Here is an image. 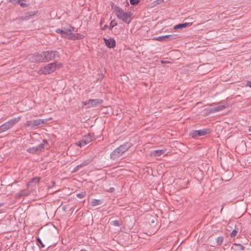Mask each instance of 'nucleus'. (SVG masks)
I'll return each instance as SVG.
<instances>
[{"label":"nucleus","mask_w":251,"mask_h":251,"mask_svg":"<svg viewBox=\"0 0 251 251\" xmlns=\"http://www.w3.org/2000/svg\"><path fill=\"white\" fill-rule=\"evenodd\" d=\"M238 230L235 229L230 233V236L231 237H234L235 236H236Z\"/></svg>","instance_id":"a878e982"},{"label":"nucleus","mask_w":251,"mask_h":251,"mask_svg":"<svg viewBox=\"0 0 251 251\" xmlns=\"http://www.w3.org/2000/svg\"><path fill=\"white\" fill-rule=\"evenodd\" d=\"M235 245L238 246L240 250L243 251L244 250V247L241 244H235Z\"/></svg>","instance_id":"f704fd0d"},{"label":"nucleus","mask_w":251,"mask_h":251,"mask_svg":"<svg viewBox=\"0 0 251 251\" xmlns=\"http://www.w3.org/2000/svg\"><path fill=\"white\" fill-rule=\"evenodd\" d=\"M226 106L223 105H219L215 107L211 108L208 109V111L210 113H215L216 112L220 111L226 108Z\"/></svg>","instance_id":"f8f14e48"},{"label":"nucleus","mask_w":251,"mask_h":251,"mask_svg":"<svg viewBox=\"0 0 251 251\" xmlns=\"http://www.w3.org/2000/svg\"><path fill=\"white\" fill-rule=\"evenodd\" d=\"M37 241L39 242V243H40L42 248H44L45 247L39 238H37Z\"/></svg>","instance_id":"72a5a7b5"},{"label":"nucleus","mask_w":251,"mask_h":251,"mask_svg":"<svg viewBox=\"0 0 251 251\" xmlns=\"http://www.w3.org/2000/svg\"><path fill=\"white\" fill-rule=\"evenodd\" d=\"M40 179V178L39 177H35L33 178L31 180V181H30L29 182H28L27 183V185L28 186H29L32 185L34 184H36V183H38L39 182Z\"/></svg>","instance_id":"f3484780"},{"label":"nucleus","mask_w":251,"mask_h":251,"mask_svg":"<svg viewBox=\"0 0 251 251\" xmlns=\"http://www.w3.org/2000/svg\"><path fill=\"white\" fill-rule=\"evenodd\" d=\"M175 39V36L173 35H168L162 36H159L154 38L153 39L156 41H163L166 40H170Z\"/></svg>","instance_id":"9d476101"},{"label":"nucleus","mask_w":251,"mask_h":251,"mask_svg":"<svg viewBox=\"0 0 251 251\" xmlns=\"http://www.w3.org/2000/svg\"><path fill=\"white\" fill-rule=\"evenodd\" d=\"M114 12L117 17L123 22L129 24L132 19V13L130 11L125 12L119 7L116 6L114 8Z\"/></svg>","instance_id":"f257e3e1"},{"label":"nucleus","mask_w":251,"mask_h":251,"mask_svg":"<svg viewBox=\"0 0 251 251\" xmlns=\"http://www.w3.org/2000/svg\"><path fill=\"white\" fill-rule=\"evenodd\" d=\"M39 153L44 151L45 149H48L49 144L46 140H44L42 143L36 146Z\"/></svg>","instance_id":"1a4fd4ad"},{"label":"nucleus","mask_w":251,"mask_h":251,"mask_svg":"<svg viewBox=\"0 0 251 251\" xmlns=\"http://www.w3.org/2000/svg\"><path fill=\"white\" fill-rule=\"evenodd\" d=\"M191 25V24L189 23H183V24H178V25H175L174 26V29H181V28H182L186 27L188 26H189V25Z\"/></svg>","instance_id":"dca6fc26"},{"label":"nucleus","mask_w":251,"mask_h":251,"mask_svg":"<svg viewBox=\"0 0 251 251\" xmlns=\"http://www.w3.org/2000/svg\"><path fill=\"white\" fill-rule=\"evenodd\" d=\"M63 66V64L62 63H56V69L58 68H60L61 67H62Z\"/></svg>","instance_id":"4c0bfd02"},{"label":"nucleus","mask_w":251,"mask_h":251,"mask_svg":"<svg viewBox=\"0 0 251 251\" xmlns=\"http://www.w3.org/2000/svg\"><path fill=\"white\" fill-rule=\"evenodd\" d=\"M2 205H3V203H0V207H1Z\"/></svg>","instance_id":"37998d69"},{"label":"nucleus","mask_w":251,"mask_h":251,"mask_svg":"<svg viewBox=\"0 0 251 251\" xmlns=\"http://www.w3.org/2000/svg\"><path fill=\"white\" fill-rule=\"evenodd\" d=\"M209 132V130L208 129H202L198 130H193L191 133L190 135L193 138L197 137L199 136H202L206 135Z\"/></svg>","instance_id":"0eeeda50"},{"label":"nucleus","mask_w":251,"mask_h":251,"mask_svg":"<svg viewBox=\"0 0 251 251\" xmlns=\"http://www.w3.org/2000/svg\"><path fill=\"white\" fill-rule=\"evenodd\" d=\"M93 139V135L91 133L88 134L87 135L85 136L82 139L83 145H86L90 142H91Z\"/></svg>","instance_id":"ddd939ff"},{"label":"nucleus","mask_w":251,"mask_h":251,"mask_svg":"<svg viewBox=\"0 0 251 251\" xmlns=\"http://www.w3.org/2000/svg\"><path fill=\"white\" fill-rule=\"evenodd\" d=\"M28 59L32 62H44L43 52L41 54H34L29 55Z\"/></svg>","instance_id":"6e6552de"},{"label":"nucleus","mask_w":251,"mask_h":251,"mask_svg":"<svg viewBox=\"0 0 251 251\" xmlns=\"http://www.w3.org/2000/svg\"><path fill=\"white\" fill-rule=\"evenodd\" d=\"M33 122L34 123V126H39L45 124L44 121L42 119L34 120H33Z\"/></svg>","instance_id":"6ab92c4d"},{"label":"nucleus","mask_w":251,"mask_h":251,"mask_svg":"<svg viewBox=\"0 0 251 251\" xmlns=\"http://www.w3.org/2000/svg\"><path fill=\"white\" fill-rule=\"evenodd\" d=\"M116 25H117L116 22L114 20L112 21L111 22L110 25V29H112L113 28V27H114Z\"/></svg>","instance_id":"c756f323"},{"label":"nucleus","mask_w":251,"mask_h":251,"mask_svg":"<svg viewBox=\"0 0 251 251\" xmlns=\"http://www.w3.org/2000/svg\"><path fill=\"white\" fill-rule=\"evenodd\" d=\"M27 152H29V153H33V154H38L39 153L38 151V149L37 148V147H32V148H30L28 149H27L26 150Z\"/></svg>","instance_id":"a211bd4d"},{"label":"nucleus","mask_w":251,"mask_h":251,"mask_svg":"<svg viewBox=\"0 0 251 251\" xmlns=\"http://www.w3.org/2000/svg\"><path fill=\"white\" fill-rule=\"evenodd\" d=\"M75 144H76V146H79L80 147H83V146H84V145H83V141H82V140L76 142L75 143Z\"/></svg>","instance_id":"7c9ffc66"},{"label":"nucleus","mask_w":251,"mask_h":251,"mask_svg":"<svg viewBox=\"0 0 251 251\" xmlns=\"http://www.w3.org/2000/svg\"><path fill=\"white\" fill-rule=\"evenodd\" d=\"M140 0H130V2L132 5H135L139 2Z\"/></svg>","instance_id":"473e14b6"},{"label":"nucleus","mask_w":251,"mask_h":251,"mask_svg":"<svg viewBox=\"0 0 251 251\" xmlns=\"http://www.w3.org/2000/svg\"><path fill=\"white\" fill-rule=\"evenodd\" d=\"M25 0H9L8 1L12 2L14 4H19L21 1H24Z\"/></svg>","instance_id":"bb28decb"},{"label":"nucleus","mask_w":251,"mask_h":251,"mask_svg":"<svg viewBox=\"0 0 251 251\" xmlns=\"http://www.w3.org/2000/svg\"><path fill=\"white\" fill-rule=\"evenodd\" d=\"M224 241V237L223 236H219L216 239V243L218 245H221Z\"/></svg>","instance_id":"b1692460"},{"label":"nucleus","mask_w":251,"mask_h":251,"mask_svg":"<svg viewBox=\"0 0 251 251\" xmlns=\"http://www.w3.org/2000/svg\"><path fill=\"white\" fill-rule=\"evenodd\" d=\"M55 32L57 33L61 34V36L63 37V34H64V29H61L58 28V29H56Z\"/></svg>","instance_id":"cd10ccee"},{"label":"nucleus","mask_w":251,"mask_h":251,"mask_svg":"<svg viewBox=\"0 0 251 251\" xmlns=\"http://www.w3.org/2000/svg\"><path fill=\"white\" fill-rule=\"evenodd\" d=\"M101 203V202L100 200L93 199L91 202V205L93 206L100 205Z\"/></svg>","instance_id":"5701e85b"},{"label":"nucleus","mask_w":251,"mask_h":251,"mask_svg":"<svg viewBox=\"0 0 251 251\" xmlns=\"http://www.w3.org/2000/svg\"><path fill=\"white\" fill-rule=\"evenodd\" d=\"M25 194L24 191H22L21 192H20V195L21 196H24V195H25Z\"/></svg>","instance_id":"ea45409f"},{"label":"nucleus","mask_w":251,"mask_h":251,"mask_svg":"<svg viewBox=\"0 0 251 251\" xmlns=\"http://www.w3.org/2000/svg\"><path fill=\"white\" fill-rule=\"evenodd\" d=\"M112 224L115 226H120L121 225L119 223V222L117 220L112 221Z\"/></svg>","instance_id":"2f4dec72"},{"label":"nucleus","mask_w":251,"mask_h":251,"mask_svg":"<svg viewBox=\"0 0 251 251\" xmlns=\"http://www.w3.org/2000/svg\"><path fill=\"white\" fill-rule=\"evenodd\" d=\"M80 251H87L85 249H82Z\"/></svg>","instance_id":"a19ab883"},{"label":"nucleus","mask_w":251,"mask_h":251,"mask_svg":"<svg viewBox=\"0 0 251 251\" xmlns=\"http://www.w3.org/2000/svg\"><path fill=\"white\" fill-rule=\"evenodd\" d=\"M25 126H27L33 127H34V123L33 122V120L28 121L25 123Z\"/></svg>","instance_id":"393cba45"},{"label":"nucleus","mask_w":251,"mask_h":251,"mask_svg":"<svg viewBox=\"0 0 251 251\" xmlns=\"http://www.w3.org/2000/svg\"><path fill=\"white\" fill-rule=\"evenodd\" d=\"M80 169V167L79 166V165H78L74 168L73 172H75L77 171Z\"/></svg>","instance_id":"c9c22d12"},{"label":"nucleus","mask_w":251,"mask_h":251,"mask_svg":"<svg viewBox=\"0 0 251 251\" xmlns=\"http://www.w3.org/2000/svg\"><path fill=\"white\" fill-rule=\"evenodd\" d=\"M166 151L167 150L166 149L153 151L151 152V155L154 157L160 156L162 154H164Z\"/></svg>","instance_id":"4468645a"},{"label":"nucleus","mask_w":251,"mask_h":251,"mask_svg":"<svg viewBox=\"0 0 251 251\" xmlns=\"http://www.w3.org/2000/svg\"><path fill=\"white\" fill-rule=\"evenodd\" d=\"M85 196V192H81L80 193H78L76 194V196L77 198L82 199Z\"/></svg>","instance_id":"c85d7f7f"},{"label":"nucleus","mask_w":251,"mask_h":251,"mask_svg":"<svg viewBox=\"0 0 251 251\" xmlns=\"http://www.w3.org/2000/svg\"><path fill=\"white\" fill-rule=\"evenodd\" d=\"M43 56L44 62L54 59L55 57H59V53L57 51L48 50L43 52Z\"/></svg>","instance_id":"39448f33"},{"label":"nucleus","mask_w":251,"mask_h":251,"mask_svg":"<svg viewBox=\"0 0 251 251\" xmlns=\"http://www.w3.org/2000/svg\"><path fill=\"white\" fill-rule=\"evenodd\" d=\"M132 146L129 142H126L114 150L110 154V157L112 159H116L121 156L123 153L126 151Z\"/></svg>","instance_id":"f03ea898"},{"label":"nucleus","mask_w":251,"mask_h":251,"mask_svg":"<svg viewBox=\"0 0 251 251\" xmlns=\"http://www.w3.org/2000/svg\"><path fill=\"white\" fill-rule=\"evenodd\" d=\"M103 100L101 99H90L89 100L83 101V104L86 106V108L96 107L102 103Z\"/></svg>","instance_id":"423d86ee"},{"label":"nucleus","mask_w":251,"mask_h":251,"mask_svg":"<svg viewBox=\"0 0 251 251\" xmlns=\"http://www.w3.org/2000/svg\"><path fill=\"white\" fill-rule=\"evenodd\" d=\"M73 32L71 29H66L64 28V32L63 34V37H66L69 39H71L73 38Z\"/></svg>","instance_id":"2eb2a0df"},{"label":"nucleus","mask_w":251,"mask_h":251,"mask_svg":"<svg viewBox=\"0 0 251 251\" xmlns=\"http://www.w3.org/2000/svg\"><path fill=\"white\" fill-rule=\"evenodd\" d=\"M56 69V62L51 63L38 71L39 74L47 75L54 72Z\"/></svg>","instance_id":"20e7f679"},{"label":"nucleus","mask_w":251,"mask_h":251,"mask_svg":"<svg viewBox=\"0 0 251 251\" xmlns=\"http://www.w3.org/2000/svg\"><path fill=\"white\" fill-rule=\"evenodd\" d=\"M249 130L250 131H251V127H250V128H249Z\"/></svg>","instance_id":"79ce46f5"},{"label":"nucleus","mask_w":251,"mask_h":251,"mask_svg":"<svg viewBox=\"0 0 251 251\" xmlns=\"http://www.w3.org/2000/svg\"><path fill=\"white\" fill-rule=\"evenodd\" d=\"M73 38H72V40H77V39H82L84 38V36L82 34H80L79 33H76V34H73Z\"/></svg>","instance_id":"412c9836"},{"label":"nucleus","mask_w":251,"mask_h":251,"mask_svg":"<svg viewBox=\"0 0 251 251\" xmlns=\"http://www.w3.org/2000/svg\"><path fill=\"white\" fill-rule=\"evenodd\" d=\"M92 160L91 159H87L83 161L82 163L79 165V166L80 167V168H82L89 164H90L92 162Z\"/></svg>","instance_id":"aec40b11"},{"label":"nucleus","mask_w":251,"mask_h":251,"mask_svg":"<svg viewBox=\"0 0 251 251\" xmlns=\"http://www.w3.org/2000/svg\"><path fill=\"white\" fill-rule=\"evenodd\" d=\"M246 86H249L251 88V81L248 80L246 82Z\"/></svg>","instance_id":"e433bc0d"},{"label":"nucleus","mask_w":251,"mask_h":251,"mask_svg":"<svg viewBox=\"0 0 251 251\" xmlns=\"http://www.w3.org/2000/svg\"><path fill=\"white\" fill-rule=\"evenodd\" d=\"M104 43L106 46L109 48H113L116 46V42L114 39L110 38L106 39L104 38Z\"/></svg>","instance_id":"9b49d317"},{"label":"nucleus","mask_w":251,"mask_h":251,"mask_svg":"<svg viewBox=\"0 0 251 251\" xmlns=\"http://www.w3.org/2000/svg\"><path fill=\"white\" fill-rule=\"evenodd\" d=\"M37 13V12L36 11H31L29 12L28 13H27L25 14V17L24 18V20H27L30 17H32L34 15H35Z\"/></svg>","instance_id":"4be33fe9"},{"label":"nucleus","mask_w":251,"mask_h":251,"mask_svg":"<svg viewBox=\"0 0 251 251\" xmlns=\"http://www.w3.org/2000/svg\"><path fill=\"white\" fill-rule=\"evenodd\" d=\"M19 4H20L21 6V7H24L26 6V5L25 3H21V2H20V3H19Z\"/></svg>","instance_id":"58836bf2"},{"label":"nucleus","mask_w":251,"mask_h":251,"mask_svg":"<svg viewBox=\"0 0 251 251\" xmlns=\"http://www.w3.org/2000/svg\"><path fill=\"white\" fill-rule=\"evenodd\" d=\"M21 119V117H18L11 119L7 122H5L0 126V133L5 132L10 129L15 124H16Z\"/></svg>","instance_id":"7ed1b4c3"}]
</instances>
